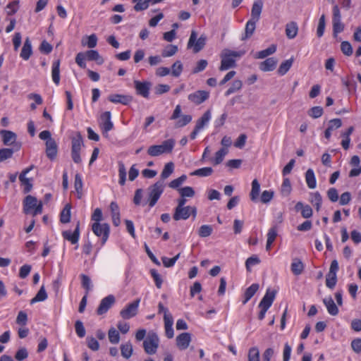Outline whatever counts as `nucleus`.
Here are the masks:
<instances>
[{
	"mask_svg": "<svg viewBox=\"0 0 361 361\" xmlns=\"http://www.w3.org/2000/svg\"><path fill=\"white\" fill-rule=\"evenodd\" d=\"M245 54V51H233L228 49L223 50L221 54V71L228 70L236 66L235 58H240Z\"/></svg>",
	"mask_w": 361,
	"mask_h": 361,
	"instance_id": "f257e3e1",
	"label": "nucleus"
},
{
	"mask_svg": "<svg viewBox=\"0 0 361 361\" xmlns=\"http://www.w3.org/2000/svg\"><path fill=\"white\" fill-rule=\"evenodd\" d=\"M174 145L175 140L173 139L166 140L161 145H154L149 147L147 154L151 157H158L163 154L171 153Z\"/></svg>",
	"mask_w": 361,
	"mask_h": 361,
	"instance_id": "f03ea898",
	"label": "nucleus"
},
{
	"mask_svg": "<svg viewBox=\"0 0 361 361\" xmlns=\"http://www.w3.org/2000/svg\"><path fill=\"white\" fill-rule=\"evenodd\" d=\"M23 212L25 214H32V216L42 214V202H38L37 199L32 195H27L23 200Z\"/></svg>",
	"mask_w": 361,
	"mask_h": 361,
	"instance_id": "7ed1b4c3",
	"label": "nucleus"
},
{
	"mask_svg": "<svg viewBox=\"0 0 361 361\" xmlns=\"http://www.w3.org/2000/svg\"><path fill=\"white\" fill-rule=\"evenodd\" d=\"M164 191V183L159 180L148 188L147 202L150 207H153L160 198Z\"/></svg>",
	"mask_w": 361,
	"mask_h": 361,
	"instance_id": "20e7f679",
	"label": "nucleus"
},
{
	"mask_svg": "<svg viewBox=\"0 0 361 361\" xmlns=\"http://www.w3.org/2000/svg\"><path fill=\"white\" fill-rule=\"evenodd\" d=\"M197 34L196 31L192 30L191 32L188 42V48H193V52L197 53L200 51L205 46L207 37L205 35H201L200 37L197 39Z\"/></svg>",
	"mask_w": 361,
	"mask_h": 361,
	"instance_id": "39448f33",
	"label": "nucleus"
},
{
	"mask_svg": "<svg viewBox=\"0 0 361 361\" xmlns=\"http://www.w3.org/2000/svg\"><path fill=\"white\" fill-rule=\"evenodd\" d=\"M159 339L157 334L149 333L143 342V348L147 354H155L159 347Z\"/></svg>",
	"mask_w": 361,
	"mask_h": 361,
	"instance_id": "423d86ee",
	"label": "nucleus"
},
{
	"mask_svg": "<svg viewBox=\"0 0 361 361\" xmlns=\"http://www.w3.org/2000/svg\"><path fill=\"white\" fill-rule=\"evenodd\" d=\"M92 230L97 236H102V244L104 245L108 240L109 235V225L106 223L102 224L99 223H93Z\"/></svg>",
	"mask_w": 361,
	"mask_h": 361,
	"instance_id": "0eeeda50",
	"label": "nucleus"
},
{
	"mask_svg": "<svg viewBox=\"0 0 361 361\" xmlns=\"http://www.w3.org/2000/svg\"><path fill=\"white\" fill-rule=\"evenodd\" d=\"M333 35L336 37L337 35L344 30V25L341 23V15L338 5L333 7Z\"/></svg>",
	"mask_w": 361,
	"mask_h": 361,
	"instance_id": "6e6552de",
	"label": "nucleus"
},
{
	"mask_svg": "<svg viewBox=\"0 0 361 361\" xmlns=\"http://www.w3.org/2000/svg\"><path fill=\"white\" fill-rule=\"evenodd\" d=\"M140 302V299H136L133 302L128 304L126 308L123 309L120 312V315L124 319H129L135 317L137 313L138 306Z\"/></svg>",
	"mask_w": 361,
	"mask_h": 361,
	"instance_id": "1a4fd4ad",
	"label": "nucleus"
},
{
	"mask_svg": "<svg viewBox=\"0 0 361 361\" xmlns=\"http://www.w3.org/2000/svg\"><path fill=\"white\" fill-rule=\"evenodd\" d=\"M152 83L149 81H139L134 80V87L136 91V94L143 97L144 98H148L149 95V90L151 88Z\"/></svg>",
	"mask_w": 361,
	"mask_h": 361,
	"instance_id": "9d476101",
	"label": "nucleus"
},
{
	"mask_svg": "<svg viewBox=\"0 0 361 361\" xmlns=\"http://www.w3.org/2000/svg\"><path fill=\"white\" fill-rule=\"evenodd\" d=\"M115 302V297L113 295H109L108 296L103 298L99 307L97 309V314L98 315H102L107 312V311L111 308V307Z\"/></svg>",
	"mask_w": 361,
	"mask_h": 361,
	"instance_id": "9b49d317",
	"label": "nucleus"
},
{
	"mask_svg": "<svg viewBox=\"0 0 361 361\" xmlns=\"http://www.w3.org/2000/svg\"><path fill=\"white\" fill-rule=\"evenodd\" d=\"M209 97V92L205 90H197L188 95V99L195 104H200Z\"/></svg>",
	"mask_w": 361,
	"mask_h": 361,
	"instance_id": "f8f14e48",
	"label": "nucleus"
},
{
	"mask_svg": "<svg viewBox=\"0 0 361 361\" xmlns=\"http://www.w3.org/2000/svg\"><path fill=\"white\" fill-rule=\"evenodd\" d=\"M62 236L65 240L70 241L72 244L77 243L80 238V221H78L77 222L73 232L70 230L64 231L62 232Z\"/></svg>",
	"mask_w": 361,
	"mask_h": 361,
	"instance_id": "ddd939ff",
	"label": "nucleus"
},
{
	"mask_svg": "<svg viewBox=\"0 0 361 361\" xmlns=\"http://www.w3.org/2000/svg\"><path fill=\"white\" fill-rule=\"evenodd\" d=\"M191 342V334L188 332L181 333L176 337V345L183 350L188 348Z\"/></svg>",
	"mask_w": 361,
	"mask_h": 361,
	"instance_id": "4468645a",
	"label": "nucleus"
},
{
	"mask_svg": "<svg viewBox=\"0 0 361 361\" xmlns=\"http://www.w3.org/2000/svg\"><path fill=\"white\" fill-rule=\"evenodd\" d=\"M191 206H186L185 207H176L173 218L175 221L186 220L190 216Z\"/></svg>",
	"mask_w": 361,
	"mask_h": 361,
	"instance_id": "2eb2a0df",
	"label": "nucleus"
},
{
	"mask_svg": "<svg viewBox=\"0 0 361 361\" xmlns=\"http://www.w3.org/2000/svg\"><path fill=\"white\" fill-rule=\"evenodd\" d=\"M276 295V290H270L269 289H268L267 290V293L262 298V300L260 301L259 304V307H264L269 309L271 306L275 299Z\"/></svg>",
	"mask_w": 361,
	"mask_h": 361,
	"instance_id": "dca6fc26",
	"label": "nucleus"
},
{
	"mask_svg": "<svg viewBox=\"0 0 361 361\" xmlns=\"http://www.w3.org/2000/svg\"><path fill=\"white\" fill-rule=\"evenodd\" d=\"M46 155L50 160H54L57 155L58 146L54 139L46 141Z\"/></svg>",
	"mask_w": 361,
	"mask_h": 361,
	"instance_id": "f3484780",
	"label": "nucleus"
},
{
	"mask_svg": "<svg viewBox=\"0 0 361 361\" xmlns=\"http://www.w3.org/2000/svg\"><path fill=\"white\" fill-rule=\"evenodd\" d=\"M34 168L33 165H31L30 167L23 170L19 176V180L23 185H25L23 189L24 193L29 192L32 188V184L30 183V180L25 177L26 174L29 173Z\"/></svg>",
	"mask_w": 361,
	"mask_h": 361,
	"instance_id": "a211bd4d",
	"label": "nucleus"
},
{
	"mask_svg": "<svg viewBox=\"0 0 361 361\" xmlns=\"http://www.w3.org/2000/svg\"><path fill=\"white\" fill-rule=\"evenodd\" d=\"M111 114L110 111H105L101 115L102 128L103 133H107L114 128V124L111 121Z\"/></svg>",
	"mask_w": 361,
	"mask_h": 361,
	"instance_id": "6ab92c4d",
	"label": "nucleus"
},
{
	"mask_svg": "<svg viewBox=\"0 0 361 361\" xmlns=\"http://www.w3.org/2000/svg\"><path fill=\"white\" fill-rule=\"evenodd\" d=\"M133 97L130 95H124L119 94H114L109 96L108 99L112 103H119L128 105L133 101Z\"/></svg>",
	"mask_w": 361,
	"mask_h": 361,
	"instance_id": "aec40b11",
	"label": "nucleus"
},
{
	"mask_svg": "<svg viewBox=\"0 0 361 361\" xmlns=\"http://www.w3.org/2000/svg\"><path fill=\"white\" fill-rule=\"evenodd\" d=\"M277 62L274 57L268 58L259 63V68L263 72L272 71L276 68Z\"/></svg>",
	"mask_w": 361,
	"mask_h": 361,
	"instance_id": "412c9836",
	"label": "nucleus"
},
{
	"mask_svg": "<svg viewBox=\"0 0 361 361\" xmlns=\"http://www.w3.org/2000/svg\"><path fill=\"white\" fill-rule=\"evenodd\" d=\"M342 126V121L341 118H334L329 121L328 128L324 131V137L327 140H329L331 135V132L341 128Z\"/></svg>",
	"mask_w": 361,
	"mask_h": 361,
	"instance_id": "4be33fe9",
	"label": "nucleus"
},
{
	"mask_svg": "<svg viewBox=\"0 0 361 361\" xmlns=\"http://www.w3.org/2000/svg\"><path fill=\"white\" fill-rule=\"evenodd\" d=\"M295 209L296 212L300 211L302 216L305 219H309L313 214L312 207L308 204L305 205L301 202H298L296 203L295 206Z\"/></svg>",
	"mask_w": 361,
	"mask_h": 361,
	"instance_id": "5701e85b",
	"label": "nucleus"
},
{
	"mask_svg": "<svg viewBox=\"0 0 361 361\" xmlns=\"http://www.w3.org/2000/svg\"><path fill=\"white\" fill-rule=\"evenodd\" d=\"M263 8L262 0H256L254 1L251 9V18L258 21L260 18V15Z\"/></svg>",
	"mask_w": 361,
	"mask_h": 361,
	"instance_id": "b1692460",
	"label": "nucleus"
},
{
	"mask_svg": "<svg viewBox=\"0 0 361 361\" xmlns=\"http://www.w3.org/2000/svg\"><path fill=\"white\" fill-rule=\"evenodd\" d=\"M0 134L2 136L4 145H11L16 142L17 135L15 133L10 130H1Z\"/></svg>",
	"mask_w": 361,
	"mask_h": 361,
	"instance_id": "393cba45",
	"label": "nucleus"
},
{
	"mask_svg": "<svg viewBox=\"0 0 361 361\" xmlns=\"http://www.w3.org/2000/svg\"><path fill=\"white\" fill-rule=\"evenodd\" d=\"M323 302L325 305L329 314L336 316L338 314V308L331 296L324 298Z\"/></svg>",
	"mask_w": 361,
	"mask_h": 361,
	"instance_id": "a878e982",
	"label": "nucleus"
},
{
	"mask_svg": "<svg viewBox=\"0 0 361 361\" xmlns=\"http://www.w3.org/2000/svg\"><path fill=\"white\" fill-rule=\"evenodd\" d=\"M258 21L252 20V19H250L247 22L246 25H245V34H244V35L242 36L241 40L244 41V40H246L247 39L251 37V36L253 35V33L255 30L256 23Z\"/></svg>",
	"mask_w": 361,
	"mask_h": 361,
	"instance_id": "bb28decb",
	"label": "nucleus"
},
{
	"mask_svg": "<svg viewBox=\"0 0 361 361\" xmlns=\"http://www.w3.org/2000/svg\"><path fill=\"white\" fill-rule=\"evenodd\" d=\"M32 54V44L30 39L27 37L24 42L23 47L20 52V57L27 61L30 59Z\"/></svg>",
	"mask_w": 361,
	"mask_h": 361,
	"instance_id": "cd10ccee",
	"label": "nucleus"
},
{
	"mask_svg": "<svg viewBox=\"0 0 361 361\" xmlns=\"http://www.w3.org/2000/svg\"><path fill=\"white\" fill-rule=\"evenodd\" d=\"M259 286L258 283H252L250 286L246 288L244 293V299L242 301L243 305H245L257 292Z\"/></svg>",
	"mask_w": 361,
	"mask_h": 361,
	"instance_id": "c85d7f7f",
	"label": "nucleus"
},
{
	"mask_svg": "<svg viewBox=\"0 0 361 361\" xmlns=\"http://www.w3.org/2000/svg\"><path fill=\"white\" fill-rule=\"evenodd\" d=\"M51 76L53 82L58 85L60 82V60L54 61L52 63Z\"/></svg>",
	"mask_w": 361,
	"mask_h": 361,
	"instance_id": "c756f323",
	"label": "nucleus"
},
{
	"mask_svg": "<svg viewBox=\"0 0 361 361\" xmlns=\"http://www.w3.org/2000/svg\"><path fill=\"white\" fill-rule=\"evenodd\" d=\"M84 54H85L86 59L88 61H95L99 65L104 63V59L97 50H88Z\"/></svg>",
	"mask_w": 361,
	"mask_h": 361,
	"instance_id": "7c9ffc66",
	"label": "nucleus"
},
{
	"mask_svg": "<svg viewBox=\"0 0 361 361\" xmlns=\"http://www.w3.org/2000/svg\"><path fill=\"white\" fill-rule=\"evenodd\" d=\"M260 192V184L257 179H254L252 182V189L250 193V200L256 202L259 199Z\"/></svg>",
	"mask_w": 361,
	"mask_h": 361,
	"instance_id": "2f4dec72",
	"label": "nucleus"
},
{
	"mask_svg": "<svg viewBox=\"0 0 361 361\" xmlns=\"http://www.w3.org/2000/svg\"><path fill=\"white\" fill-rule=\"evenodd\" d=\"M298 27L295 22H290L286 25V35L288 38L293 39L298 34Z\"/></svg>",
	"mask_w": 361,
	"mask_h": 361,
	"instance_id": "473e14b6",
	"label": "nucleus"
},
{
	"mask_svg": "<svg viewBox=\"0 0 361 361\" xmlns=\"http://www.w3.org/2000/svg\"><path fill=\"white\" fill-rule=\"evenodd\" d=\"M164 321V327H165V333L166 336L168 338H172L174 336L173 324V317H170L169 316L165 317Z\"/></svg>",
	"mask_w": 361,
	"mask_h": 361,
	"instance_id": "72a5a7b5",
	"label": "nucleus"
},
{
	"mask_svg": "<svg viewBox=\"0 0 361 361\" xmlns=\"http://www.w3.org/2000/svg\"><path fill=\"white\" fill-rule=\"evenodd\" d=\"M211 118V111L207 110L204 113L200 118H199L195 125V128L198 130H202L209 121Z\"/></svg>",
	"mask_w": 361,
	"mask_h": 361,
	"instance_id": "f704fd0d",
	"label": "nucleus"
},
{
	"mask_svg": "<svg viewBox=\"0 0 361 361\" xmlns=\"http://www.w3.org/2000/svg\"><path fill=\"white\" fill-rule=\"evenodd\" d=\"M305 180L309 188L314 189L317 185V180L314 176V171L309 169L305 173Z\"/></svg>",
	"mask_w": 361,
	"mask_h": 361,
	"instance_id": "c9c22d12",
	"label": "nucleus"
},
{
	"mask_svg": "<svg viewBox=\"0 0 361 361\" xmlns=\"http://www.w3.org/2000/svg\"><path fill=\"white\" fill-rule=\"evenodd\" d=\"M293 61H294V59L292 57V58L282 62L278 68V71H277L278 73L280 75H284L285 74H286L287 72L291 68V66L293 63Z\"/></svg>",
	"mask_w": 361,
	"mask_h": 361,
	"instance_id": "e433bc0d",
	"label": "nucleus"
},
{
	"mask_svg": "<svg viewBox=\"0 0 361 361\" xmlns=\"http://www.w3.org/2000/svg\"><path fill=\"white\" fill-rule=\"evenodd\" d=\"M71 206L70 204H67L65 205L64 208L61 212L60 214V221L62 224L69 223L71 221Z\"/></svg>",
	"mask_w": 361,
	"mask_h": 361,
	"instance_id": "4c0bfd02",
	"label": "nucleus"
},
{
	"mask_svg": "<svg viewBox=\"0 0 361 361\" xmlns=\"http://www.w3.org/2000/svg\"><path fill=\"white\" fill-rule=\"evenodd\" d=\"M304 270V264L302 261L299 259H294L291 264V271L292 272L298 276L302 273Z\"/></svg>",
	"mask_w": 361,
	"mask_h": 361,
	"instance_id": "58836bf2",
	"label": "nucleus"
},
{
	"mask_svg": "<svg viewBox=\"0 0 361 361\" xmlns=\"http://www.w3.org/2000/svg\"><path fill=\"white\" fill-rule=\"evenodd\" d=\"M276 45L273 44L270 47H269L267 49L258 51L256 54L255 58L256 59H264L267 56L274 54L276 52Z\"/></svg>",
	"mask_w": 361,
	"mask_h": 361,
	"instance_id": "ea45409f",
	"label": "nucleus"
},
{
	"mask_svg": "<svg viewBox=\"0 0 361 361\" xmlns=\"http://www.w3.org/2000/svg\"><path fill=\"white\" fill-rule=\"evenodd\" d=\"M213 169L212 167H204L198 169L190 173V176H196L200 177L209 176L213 173Z\"/></svg>",
	"mask_w": 361,
	"mask_h": 361,
	"instance_id": "a19ab883",
	"label": "nucleus"
},
{
	"mask_svg": "<svg viewBox=\"0 0 361 361\" xmlns=\"http://www.w3.org/2000/svg\"><path fill=\"white\" fill-rule=\"evenodd\" d=\"M82 142V137L80 133L78 132L76 136L72 138L71 150L80 151Z\"/></svg>",
	"mask_w": 361,
	"mask_h": 361,
	"instance_id": "79ce46f5",
	"label": "nucleus"
},
{
	"mask_svg": "<svg viewBox=\"0 0 361 361\" xmlns=\"http://www.w3.org/2000/svg\"><path fill=\"white\" fill-rule=\"evenodd\" d=\"M47 298V294L44 286H42L36 295L30 300V304L32 305L37 302L44 301Z\"/></svg>",
	"mask_w": 361,
	"mask_h": 361,
	"instance_id": "37998d69",
	"label": "nucleus"
},
{
	"mask_svg": "<svg viewBox=\"0 0 361 361\" xmlns=\"http://www.w3.org/2000/svg\"><path fill=\"white\" fill-rule=\"evenodd\" d=\"M121 355L123 357L128 359L133 355V349L130 342H127L121 345Z\"/></svg>",
	"mask_w": 361,
	"mask_h": 361,
	"instance_id": "c03bdc74",
	"label": "nucleus"
},
{
	"mask_svg": "<svg viewBox=\"0 0 361 361\" xmlns=\"http://www.w3.org/2000/svg\"><path fill=\"white\" fill-rule=\"evenodd\" d=\"M228 152V149L224 147L217 151L215 154L214 159H212L213 164L216 166L221 164L223 161L224 157L227 154Z\"/></svg>",
	"mask_w": 361,
	"mask_h": 361,
	"instance_id": "a18cd8bd",
	"label": "nucleus"
},
{
	"mask_svg": "<svg viewBox=\"0 0 361 361\" xmlns=\"http://www.w3.org/2000/svg\"><path fill=\"white\" fill-rule=\"evenodd\" d=\"M247 361H260L259 350L257 346L252 347L249 349Z\"/></svg>",
	"mask_w": 361,
	"mask_h": 361,
	"instance_id": "49530a36",
	"label": "nucleus"
},
{
	"mask_svg": "<svg viewBox=\"0 0 361 361\" xmlns=\"http://www.w3.org/2000/svg\"><path fill=\"white\" fill-rule=\"evenodd\" d=\"M178 49L176 45L174 44H168L162 51L161 56L164 58L170 57L175 55Z\"/></svg>",
	"mask_w": 361,
	"mask_h": 361,
	"instance_id": "de8ad7c7",
	"label": "nucleus"
},
{
	"mask_svg": "<svg viewBox=\"0 0 361 361\" xmlns=\"http://www.w3.org/2000/svg\"><path fill=\"white\" fill-rule=\"evenodd\" d=\"M119 184L124 185L126 181V169L122 161L118 162Z\"/></svg>",
	"mask_w": 361,
	"mask_h": 361,
	"instance_id": "09e8293b",
	"label": "nucleus"
},
{
	"mask_svg": "<svg viewBox=\"0 0 361 361\" xmlns=\"http://www.w3.org/2000/svg\"><path fill=\"white\" fill-rule=\"evenodd\" d=\"M178 191L182 197H193L195 192L190 186H185L178 189Z\"/></svg>",
	"mask_w": 361,
	"mask_h": 361,
	"instance_id": "8fccbe9b",
	"label": "nucleus"
},
{
	"mask_svg": "<svg viewBox=\"0 0 361 361\" xmlns=\"http://www.w3.org/2000/svg\"><path fill=\"white\" fill-rule=\"evenodd\" d=\"M15 149L12 148L0 149V162H3L13 157Z\"/></svg>",
	"mask_w": 361,
	"mask_h": 361,
	"instance_id": "3c124183",
	"label": "nucleus"
},
{
	"mask_svg": "<svg viewBox=\"0 0 361 361\" xmlns=\"http://www.w3.org/2000/svg\"><path fill=\"white\" fill-rule=\"evenodd\" d=\"M82 180L81 176L79 173H76L75 176L74 187L78 193V198L81 197L82 192Z\"/></svg>",
	"mask_w": 361,
	"mask_h": 361,
	"instance_id": "603ef678",
	"label": "nucleus"
},
{
	"mask_svg": "<svg viewBox=\"0 0 361 361\" xmlns=\"http://www.w3.org/2000/svg\"><path fill=\"white\" fill-rule=\"evenodd\" d=\"M80 278H81V285H82V287L85 289L86 290V294H88L89 291L91 290L92 289V283H91V279L90 278L84 274H80Z\"/></svg>",
	"mask_w": 361,
	"mask_h": 361,
	"instance_id": "864d4df0",
	"label": "nucleus"
},
{
	"mask_svg": "<svg viewBox=\"0 0 361 361\" xmlns=\"http://www.w3.org/2000/svg\"><path fill=\"white\" fill-rule=\"evenodd\" d=\"M174 170V164L173 162H169L165 164L164 169L161 173V177L162 179H166L171 176V174L173 172Z\"/></svg>",
	"mask_w": 361,
	"mask_h": 361,
	"instance_id": "5fc2aeb1",
	"label": "nucleus"
},
{
	"mask_svg": "<svg viewBox=\"0 0 361 361\" xmlns=\"http://www.w3.org/2000/svg\"><path fill=\"white\" fill-rule=\"evenodd\" d=\"M213 231L212 226L210 225H202L198 230V235L201 238H206L209 236Z\"/></svg>",
	"mask_w": 361,
	"mask_h": 361,
	"instance_id": "6e6d98bb",
	"label": "nucleus"
},
{
	"mask_svg": "<svg viewBox=\"0 0 361 361\" xmlns=\"http://www.w3.org/2000/svg\"><path fill=\"white\" fill-rule=\"evenodd\" d=\"M243 86V82L240 80H235L232 82L231 86L227 90V91L225 93L226 96H228L236 91L240 90Z\"/></svg>",
	"mask_w": 361,
	"mask_h": 361,
	"instance_id": "4d7b16f0",
	"label": "nucleus"
},
{
	"mask_svg": "<svg viewBox=\"0 0 361 361\" xmlns=\"http://www.w3.org/2000/svg\"><path fill=\"white\" fill-rule=\"evenodd\" d=\"M171 75L174 77H179L183 71V66L180 61H176L171 66Z\"/></svg>",
	"mask_w": 361,
	"mask_h": 361,
	"instance_id": "13d9d810",
	"label": "nucleus"
},
{
	"mask_svg": "<svg viewBox=\"0 0 361 361\" xmlns=\"http://www.w3.org/2000/svg\"><path fill=\"white\" fill-rule=\"evenodd\" d=\"M291 190L292 188L289 178H284L281 188L282 195L288 196L290 193Z\"/></svg>",
	"mask_w": 361,
	"mask_h": 361,
	"instance_id": "bf43d9fd",
	"label": "nucleus"
},
{
	"mask_svg": "<svg viewBox=\"0 0 361 361\" xmlns=\"http://www.w3.org/2000/svg\"><path fill=\"white\" fill-rule=\"evenodd\" d=\"M150 1L151 0H133V2H136L134 9L136 11H144L149 7Z\"/></svg>",
	"mask_w": 361,
	"mask_h": 361,
	"instance_id": "052dcab7",
	"label": "nucleus"
},
{
	"mask_svg": "<svg viewBox=\"0 0 361 361\" xmlns=\"http://www.w3.org/2000/svg\"><path fill=\"white\" fill-rule=\"evenodd\" d=\"M326 22L325 15L322 14L319 19V23L317 29V35L318 37H322L325 30Z\"/></svg>",
	"mask_w": 361,
	"mask_h": 361,
	"instance_id": "680f3d73",
	"label": "nucleus"
},
{
	"mask_svg": "<svg viewBox=\"0 0 361 361\" xmlns=\"http://www.w3.org/2000/svg\"><path fill=\"white\" fill-rule=\"evenodd\" d=\"M108 335H109V341L111 343L116 344L119 342V341H120L119 333L114 328L112 327L109 330Z\"/></svg>",
	"mask_w": 361,
	"mask_h": 361,
	"instance_id": "e2e57ef3",
	"label": "nucleus"
},
{
	"mask_svg": "<svg viewBox=\"0 0 361 361\" xmlns=\"http://www.w3.org/2000/svg\"><path fill=\"white\" fill-rule=\"evenodd\" d=\"M260 259L257 255H252L248 257L245 262V267L247 271H251V266H254L260 263Z\"/></svg>",
	"mask_w": 361,
	"mask_h": 361,
	"instance_id": "0e129e2a",
	"label": "nucleus"
},
{
	"mask_svg": "<svg viewBox=\"0 0 361 361\" xmlns=\"http://www.w3.org/2000/svg\"><path fill=\"white\" fill-rule=\"evenodd\" d=\"M323 112L322 107L317 106L312 107L309 110L308 115L313 118H318L322 116Z\"/></svg>",
	"mask_w": 361,
	"mask_h": 361,
	"instance_id": "69168bd1",
	"label": "nucleus"
},
{
	"mask_svg": "<svg viewBox=\"0 0 361 361\" xmlns=\"http://www.w3.org/2000/svg\"><path fill=\"white\" fill-rule=\"evenodd\" d=\"M337 282V276L336 274H327L326 276V286L330 288L333 289Z\"/></svg>",
	"mask_w": 361,
	"mask_h": 361,
	"instance_id": "338daca9",
	"label": "nucleus"
},
{
	"mask_svg": "<svg viewBox=\"0 0 361 361\" xmlns=\"http://www.w3.org/2000/svg\"><path fill=\"white\" fill-rule=\"evenodd\" d=\"M187 179V176L185 174H183L178 178H176L171 181L169 184V186L171 188L176 189L178 188L181 184H183Z\"/></svg>",
	"mask_w": 361,
	"mask_h": 361,
	"instance_id": "774afa93",
	"label": "nucleus"
}]
</instances>
